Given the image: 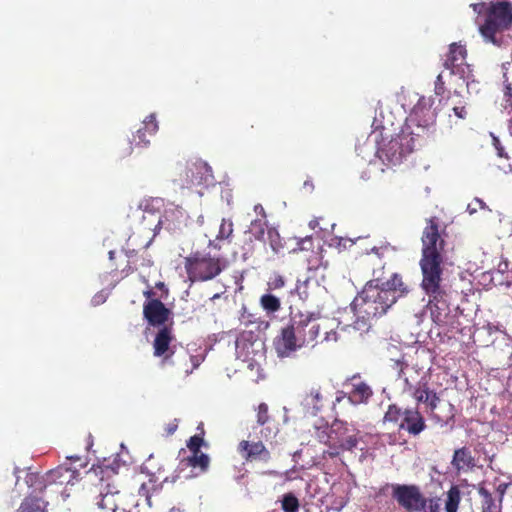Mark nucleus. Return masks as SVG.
Returning <instances> with one entry per match:
<instances>
[{"mask_svg": "<svg viewBox=\"0 0 512 512\" xmlns=\"http://www.w3.org/2000/svg\"><path fill=\"white\" fill-rule=\"evenodd\" d=\"M409 292L408 284L397 273L381 285L375 284L374 281L366 283L351 303L357 317V329L364 328L370 320L386 314L398 299L407 296Z\"/></svg>", "mask_w": 512, "mask_h": 512, "instance_id": "f257e3e1", "label": "nucleus"}, {"mask_svg": "<svg viewBox=\"0 0 512 512\" xmlns=\"http://www.w3.org/2000/svg\"><path fill=\"white\" fill-rule=\"evenodd\" d=\"M327 320L311 312L291 311L289 323L274 340L279 357H289L296 350L318 341L320 332L326 329Z\"/></svg>", "mask_w": 512, "mask_h": 512, "instance_id": "f03ea898", "label": "nucleus"}, {"mask_svg": "<svg viewBox=\"0 0 512 512\" xmlns=\"http://www.w3.org/2000/svg\"><path fill=\"white\" fill-rule=\"evenodd\" d=\"M317 440L327 446L323 457L336 458L352 451L359 443V430L346 421L335 419L330 426L316 428Z\"/></svg>", "mask_w": 512, "mask_h": 512, "instance_id": "7ed1b4c3", "label": "nucleus"}, {"mask_svg": "<svg viewBox=\"0 0 512 512\" xmlns=\"http://www.w3.org/2000/svg\"><path fill=\"white\" fill-rule=\"evenodd\" d=\"M512 26V3L507 0L491 2L486 12V18L480 25L479 31L486 42L496 46L504 44L503 32Z\"/></svg>", "mask_w": 512, "mask_h": 512, "instance_id": "20e7f679", "label": "nucleus"}, {"mask_svg": "<svg viewBox=\"0 0 512 512\" xmlns=\"http://www.w3.org/2000/svg\"><path fill=\"white\" fill-rule=\"evenodd\" d=\"M431 98L420 96L407 117L405 131L424 145L436 131V112Z\"/></svg>", "mask_w": 512, "mask_h": 512, "instance_id": "39448f33", "label": "nucleus"}, {"mask_svg": "<svg viewBox=\"0 0 512 512\" xmlns=\"http://www.w3.org/2000/svg\"><path fill=\"white\" fill-rule=\"evenodd\" d=\"M185 222L184 212L180 209H169L157 219V222L152 221L149 226H143L141 230H147V235L144 240L139 244L138 235L132 233L127 241V247L131 253H139L146 249L152 242L156 235V229L163 228L169 232H176L181 229Z\"/></svg>", "mask_w": 512, "mask_h": 512, "instance_id": "423d86ee", "label": "nucleus"}, {"mask_svg": "<svg viewBox=\"0 0 512 512\" xmlns=\"http://www.w3.org/2000/svg\"><path fill=\"white\" fill-rule=\"evenodd\" d=\"M417 403L425 406L426 413L432 420L441 425L448 424L454 418V408L449 402H443L438 393L431 389L425 381L411 393Z\"/></svg>", "mask_w": 512, "mask_h": 512, "instance_id": "0eeeda50", "label": "nucleus"}, {"mask_svg": "<svg viewBox=\"0 0 512 512\" xmlns=\"http://www.w3.org/2000/svg\"><path fill=\"white\" fill-rule=\"evenodd\" d=\"M420 147L414 136L403 130L377 149V156L387 165L401 163L403 157Z\"/></svg>", "mask_w": 512, "mask_h": 512, "instance_id": "6e6552de", "label": "nucleus"}, {"mask_svg": "<svg viewBox=\"0 0 512 512\" xmlns=\"http://www.w3.org/2000/svg\"><path fill=\"white\" fill-rule=\"evenodd\" d=\"M388 488L392 489V497L405 511L420 512L426 508L427 499L417 485L387 483L379 490V493H384Z\"/></svg>", "mask_w": 512, "mask_h": 512, "instance_id": "1a4fd4ad", "label": "nucleus"}, {"mask_svg": "<svg viewBox=\"0 0 512 512\" xmlns=\"http://www.w3.org/2000/svg\"><path fill=\"white\" fill-rule=\"evenodd\" d=\"M98 512H130L126 496L114 482L101 484L99 494L94 498Z\"/></svg>", "mask_w": 512, "mask_h": 512, "instance_id": "9d476101", "label": "nucleus"}, {"mask_svg": "<svg viewBox=\"0 0 512 512\" xmlns=\"http://www.w3.org/2000/svg\"><path fill=\"white\" fill-rule=\"evenodd\" d=\"M343 386L348 389L346 392L341 391L336 397V401L340 402L343 398L354 405L367 404L373 396L371 386L365 382L359 374H355L346 379Z\"/></svg>", "mask_w": 512, "mask_h": 512, "instance_id": "9b49d317", "label": "nucleus"}, {"mask_svg": "<svg viewBox=\"0 0 512 512\" xmlns=\"http://www.w3.org/2000/svg\"><path fill=\"white\" fill-rule=\"evenodd\" d=\"M443 258H421L420 267L422 271L421 286L426 294L444 291L441 288L443 274Z\"/></svg>", "mask_w": 512, "mask_h": 512, "instance_id": "f8f14e48", "label": "nucleus"}, {"mask_svg": "<svg viewBox=\"0 0 512 512\" xmlns=\"http://www.w3.org/2000/svg\"><path fill=\"white\" fill-rule=\"evenodd\" d=\"M185 268L192 281H206L221 272L219 258H186Z\"/></svg>", "mask_w": 512, "mask_h": 512, "instance_id": "ddd939ff", "label": "nucleus"}, {"mask_svg": "<svg viewBox=\"0 0 512 512\" xmlns=\"http://www.w3.org/2000/svg\"><path fill=\"white\" fill-rule=\"evenodd\" d=\"M422 256H442L445 250V241L439 233V226L435 218H430L422 233Z\"/></svg>", "mask_w": 512, "mask_h": 512, "instance_id": "4468645a", "label": "nucleus"}, {"mask_svg": "<svg viewBox=\"0 0 512 512\" xmlns=\"http://www.w3.org/2000/svg\"><path fill=\"white\" fill-rule=\"evenodd\" d=\"M174 335L172 328L169 326L161 327L155 335L153 340V355L161 359V365H173V356L175 354L172 347Z\"/></svg>", "mask_w": 512, "mask_h": 512, "instance_id": "2eb2a0df", "label": "nucleus"}, {"mask_svg": "<svg viewBox=\"0 0 512 512\" xmlns=\"http://www.w3.org/2000/svg\"><path fill=\"white\" fill-rule=\"evenodd\" d=\"M467 50L465 45L454 42L449 45V51L444 60L443 66L452 74L459 75L465 79L471 73L470 66L466 63Z\"/></svg>", "mask_w": 512, "mask_h": 512, "instance_id": "dca6fc26", "label": "nucleus"}, {"mask_svg": "<svg viewBox=\"0 0 512 512\" xmlns=\"http://www.w3.org/2000/svg\"><path fill=\"white\" fill-rule=\"evenodd\" d=\"M254 211L261 215L262 218L256 219L251 222L250 228L247 232L244 234V242L245 246L242 247L241 254L242 256H246L249 253L254 252V246L255 244H263L262 237L265 232V228L267 226L266 223V214L263 206L261 204H257L254 206Z\"/></svg>", "mask_w": 512, "mask_h": 512, "instance_id": "f3484780", "label": "nucleus"}, {"mask_svg": "<svg viewBox=\"0 0 512 512\" xmlns=\"http://www.w3.org/2000/svg\"><path fill=\"white\" fill-rule=\"evenodd\" d=\"M427 295L429 296L427 308L430 311L432 321L437 326H444L447 324L448 317L450 316V306L446 291H438Z\"/></svg>", "mask_w": 512, "mask_h": 512, "instance_id": "a211bd4d", "label": "nucleus"}, {"mask_svg": "<svg viewBox=\"0 0 512 512\" xmlns=\"http://www.w3.org/2000/svg\"><path fill=\"white\" fill-rule=\"evenodd\" d=\"M237 451L246 462H264L271 460V452L262 441L242 440L237 446Z\"/></svg>", "mask_w": 512, "mask_h": 512, "instance_id": "6ab92c4d", "label": "nucleus"}, {"mask_svg": "<svg viewBox=\"0 0 512 512\" xmlns=\"http://www.w3.org/2000/svg\"><path fill=\"white\" fill-rule=\"evenodd\" d=\"M171 311L159 299H151L143 305V316L149 325L153 327L166 326Z\"/></svg>", "mask_w": 512, "mask_h": 512, "instance_id": "aec40b11", "label": "nucleus"}, {"mask_svg": "<svg viewBox=\"0 0 512 512\" xmlns=\"http://www.w3.org/2000/svg\"><path fill=\"white\" fill-rule=\"evenodd\" d=\"M399 369L398 378L404 382V391L412 393L415 388L422 385L425 381V373L421 368L414 365H409L400 361L396 362Z\"/></svg>", "mask_w": 512, "mask_h": 512, "instance_id": "412c9836", "label": "nucleus"}, {"mask_svg": "<svg viewBox=\"0 0 512 512\" xmlns=\"http://www.w3.org/2000/svg\"><path fill=\"white\" fill-rule=\"evenodd\" d=\"M427 425L423 415L417 408H407L399 423V430H405L409 435L418 436L426 429Z\"/></svg>", "mask_w": 512, "mask_h": 512, "instance_id": "4be33fe9", "label": "nucleus"}, {"mask_svg": "<svg viewBox=\"0 0 512 512\" xmlns=\"http://www.w3.org/2000/svg\"><path fill=\"white\" fill-rule=\"evenodd\" d=\"M233 233V223L231 220L222 219L219 224V230L215 239L208 241L209 251L205 256H211L212 252H219L227 249L231 244V236Z\"/></svg>", "mask_w": 512, "mask_h": 512, "instance_id": "5701e85b", "label": "nucleus"}, {"mask_svg": "<svg viewBox=\"0 0 512 512\" xmlns=\"http://www.w3.org/2000/svg\"><path fill=\"white\" fill-rule=\"evenodd\" d=\"M206 170V164L202 162L187 164L180 173L179 181L181 187L192 188L201 185L204 181V172Z\"/></svg>", "mask_w": 512, "mask_h": 512, "instance_id": "b1692460", "label": "nucleus"}, {"mask_svg": "<svg viewBox=\"0 0 512 512\" xmlns=\"http://www.w3.org/2000/svg\"><path fill=\"white\" fill-rule=\"evenodd\" d=\"M461 502V491L457 485H452L446 492L445 511L457 512ZM425 512H440L438 498H431L426 502Z\"/></svg>", "mask_w": 512, "mask_h": 512, "instance_id": "393cba45", "label": "nucleus"}, {"mask_svg": "<svg viewBox=\"0 0 512 512\" xmlns=\"http://www.w3.org/2000/svg\"><path fill=\"white\" fill-rule=\"evenodd\" d=\"M161 205L162 199L159 198L144 199L140 202L137 211L142 212L143 221L138 227V232H135L138 235V238L142 233H147V230H141L143 226H149L152 221H155V223L157 222V219L160 217L158 214Z\"/></svg>", "mask_w": 512, "mask_h": 512, "instance_id": "a878e982", "label": "nucleus"}, {"mask_svg": "<svg viewBox=\"0 0 512 512\" xmlns=\"http://www.w3.org/2000/svg\"><path fill=\"white\" fill-rule=\"evenodd\" d=\"M157 131L158 123L156 121L155 115L151 114L143 121V127L138 129L137 132L133 134V137L130 141L131 147L142 148L148 146L150 144L149 137L155 135Z\"/></svg>", "mask_w": 512, "mask_h": 512, "instance_id": "bb28decb", "label": "nucleus"}, {"mask_svg": "<svg viewBox=\"0 0 512 512\" xmlns=\"http://www.w3.org/2000/svg\"><path fill=\"white\" fill-rule=\"evenodd\" d=\"M290 242L291 248L287 247V253L310 252L311 256H317L323 252L319 238L307 236L299 240L293 239Z\"/></svg>", "mask_w": 512, "mask_h": 512, "instance_id": "cd10ccee", "label": "nucleus"}, {"mask_svg": "<svg viewBox=\"0 0 512 512\" xmlns=\"http://www.w3.org/2000/svg\"><path fill=\"white\" fill-rule=\"evenodd\" d=\"M451 464L453 468L460 471H469L473 470L476 466V460L472 455L470 448L463 446L461 448L455 449Z\"/></svg>", "mask_w": 512, "mask_h": 512, "instance_id": "c85d7f7f", "label": "nucleus"}, {"mask_svg": "<svg viewBox=\"0 0 512 512\" xmlns=\"http://www.w3.org/2000/svg\"><path fill=\"white\" fill-rule=\"evenodd\" d=\"M77 467L60 465L56 469L49 471L47 478L50 482H56L61 485L69 484L78 477Z\"/></svg>", "mask_w": 512, "mask_h": 512, "instance_id": "c756f323", "label": "nucleus"}, {"mask_svg": "<svg viewBox=\"0 0 512 512\" xmlns=\"http://www.w3.org/2000/svg\"><path fill=\"white\" fill-rule=\"evenodd\" d=\"M328 267V262L323 258H306L305 269L307 272L306 281L323 279L324 273Z\"/></svg>", "mask_w": 512, "mask_h": 512, "instance_id": "7c9ffc66", "label": "nucleus"}, {"mask_svg": "<svg viewBox=\"0 0 512 512\" xmlns=\"http://www.w3.org/2000/svg\"><path fill=\"white\" fill-rule=\"evenodd\" d=\"M303 405L311 409L312 414H317L324 407V396L320 387H312L303 398Z\"/></svg>", "mask_w": 512, "mask_h": 512, "instance_id": "2f4dec72", "label": "nucleus"}, {"mask_svg": "<svg viewBox=\"0 0 512 512\" xmlns=\"http://www.w3.org/2000/svg\"><path fill=\"white\" fill-rule=\"evenodd\" d=\"M47 505L42 498L29 495L21 502L18 512H47Z\"/></svg>", "mask_w": 512, "mask_h": 512, "instance_id": "473e14b6", "label": "nucleus"}, {"mask_svg": "<svg viewBox=\"0 0 512 512\" xmlns=\"http://www.w3.org/2000/svg\"><path fill=\"white\" fill-rule=\"evenodd\" d=\"M187 466L192 468H199L200 472L204 473L208 470L210 458L207 454L202 452L192 453L191 456L185 459Z\"/></svg>", "mask_w": 512, "mask_h": 512, "instance_id": "72a5a7b5", "label": "nucleus"}, {"mask_svg": "<svg viewBox=\"0 0 512 512\" xmlns=\"http://www.w3.org/2000/svg\"><path fill=\"white\" fill-rule=\"evenodd\" d=\"M404 416V410L398 407L396 404H390L383 417V423L398 424L401 422Z\"/></svg>", "mask_w": 512, "mask_h": 512, "instance_id": "f704fd0d", "label": "nucleus"}, {"mask_svg": "<svg viewBox=\"0 0 512 512\" xmlns=\"http://www.w3.org/2000/svg\"><path fill=\"white\" fill-rule=\"evenodd\" d=\"M358 241L361 243L362 246H364V251H355V253H366V254H369L370 252L371 253H374V254H379L380 253V249L382 250L383 253H390V252H395L396 249L395 247H391L389 244H386L384 246H380V247H377L375 245H369L367 242H368V238H358Z\"/></svg>", "mask_w": 512, "mask_h": 512, "instance_id": "c9c22d12", "label": "nucleus"}, {"mask_svg": "<svg viewBox=\"0 0 512 512\" xmlns=\"http://www.w3.org/2000/svg\"><path fill=\"white\" fill-rule=\"evenodd\" d=\"M281 507L283 512H298L300 502L298 498L291 492L283 495L281 500Z\"/></svg>", "mask_w": 512, "mask_h": 512, "instance_id": "e433bc0d", "label": "nucleus"}, {"mask_svg": "<svg viewBox=\"0 0 512 512\" xmlns=\"http://www.w3.org/2000/svg\"><path fill=\"white\" fill-rule=\"evenodd\" d=\"M197 429L200 430V433H198L194 436H191L189 438V440L187 441V448L189 449V451L191 453L200 452V448L203 445H205V441H204L205 431H204L202 424L200 426H198Z\"/></svg>", "mask_w": 512, "mask_h": 512, "instance_id": "4c0bfd02", "label": "nucleus"}, {"mask_svg": "<svg viewBox=\"0 0 512 512\" xmlns=\"http://www.w3.org/2000/svg\"><path fill=\"white\" fill-rule=\"evenodd\" d=\"M261 305L268 312H276L280 309V300L272 294H265L261 297Z\"/></svg>", "mask_w": 512, "mask_h": 512, "instance_id": "58836bf2", "label": "nucleus"}, {"mask_svg": "<svg viewBox=\"0 0 512 512\" xmlns=\"http://www.w3.org/2000/svg\"><path fill=\"white\" fill-rule=\"evenodd\" d=\"M479 494L483 497L482 512H495L496 504L492 494L485 488H480Z\"/></svg>", "mask_w": 512, "mask_h": 512, "instance_id": "ea45409f", "label": "nucleus"}, {"mask_svg": "<svg viewBox=\"0 0 512 512\" xmlns=\"http://www.w3.org/2000/svg\"><path fill=\"white\" fill-rule=\"evenodd\" d=\"M504 82H505V91H504V103L503 108L508 110V113L512 112V86L511 83L508 82V78L506 72L503 74Z\"/></svg>", "mask_w": 512, "mask_h": 512, "instance_id": "a19ab883", "label": "nucleus"}, {"mask_svg": "<svg viewBox=\"0 0 512 512\" xmlns=\"http://www.w3.org/2000/svg\"><path fill=\"white\" fill-rule=\"evenodd\" d=\"M270 421V415L268 411V405L266 403L259 404L257 408V423L261 426L268 424Z\"/></svg>", "mask_w": 512, "mask_h": 512, "instance_id": "79ce46f5", "label": "nucleus"}, {"mask_svg": "<svg viewBox=\"0 0 512 512\" xmlns=\"http://www.w3.org/2000/svg\"><path fill=\"white\" fill-rule=\"evenodd\" d=\"M269 238L272 251L277 254H285L284 245L280 243L278 233L269 232Z\"/></svg>", "mask_w": 512, "mask_h": 512, "instance_id": "37998d69", "label": "nucleus"}, {"mask_svg": "<svg viewBox=\"0 0 512 512\" xmlns=\"http://www.w3.org/2000/svg\"><path fill=\"white\" fill-rule=\"evenodd\" d=\"M37 482H38V487L36 489L39 490L40 492H42L46 488V484L43 481L42 477L39 476L38 474H33V473H30L27 475L26 483L29 486H33L34 483H37Z\"/></svg>", "mask_w": 512, "mask_h": 512, "instance_id": "c03bdc74", "label": "nucleus"}, {"mask_svg": "<svg viewBox=\"0 0 512 512\" xmlns=\"http://www.w3.org/2000/svg\"><path fill=\"white\" fill-rule=\"evenodd\" d=\"M486 204L479 198H475L472 202L467 205V212L470 215L475 214L479 209H484Z\"/></svg>", "mask_w": 512, "mask_h": 512, "instance_id": "a18cd8bd", "label": "nucleus"}, {"mask_svg": "<svg viewBox=\"0 0 512 512\" xmlns=\"http://www.w3.org/2000/svg\"><path fill=\"white\" fill-rule=\"evenodd\" d=\"M445 90H446V88H445V82L443 80V76H442V74H439L435 80L434 92L436 95L442 96L445 93Z\"/></svg>", "mask_w": 512, "mask_h": 512, "instance_id": "49530a36", "label": "nucleus"}, {"mask_svg": "<svg viewBox=\"0 0 512 512\" xmlns=\"http://www.w3.org/2000/svg\"><path fill=\"white\" fill-rule=\"evenodd\" d=\"M470 6L473 9V11L475 13H477L478 15L484 14L486 16V12L489 7V4H486L485 2H480V3H473Z\"/></svg>", "mask_w": 512, "mask_h": 512, "instance_id": "de8ad7c7", "label": "nucleus"}, {"mask_svg": "<svg viewBox=\"0 0 512 512\" xmlns=\"http://www.w3.org/2000/svg\"><path fill=\"white\" fill-rule=\"evenodd\" d=\"M177 428H178V423H177L176 419L173 420L172 422L166 424L164 427L166 436L173 435L176 432Z\"/></svg>", "mask_w": 512, "mask_h": 512, "instance_id": "09e8293b", "label": "nucleus"}, {"mask_svg": "<svg viewBox=\"0 0 512 512\" xmlns=\"http://www.w3.org/2000/svg\"><path fill=\"white\" fill-rule=\"evenodd\" d=\"M493 145L497 150V154L499 157H507L504 147L501 145L500 140L495 136H493Z\"/></svg>", "mask_w": 512, "mask_h": 512, "instance_id": "8fccbe9b", "label": "nucleus"}, {"mask_svg": "<svg viewBox=\"0 0 512 512\" xmlns=\"http://www.w3.org/2000/svg\"><path fill=\"white\" fill-rule=\"evenodd\" d=\"M139 495L145 497L146 500H147L148 505L151 506V502H150L151 495H150L149 488H148L146 483H143L140 486V488H139Z\"/></svg>", "mask_w": 512, "mask_h": 512, "instance_id": "3c124183", "label": "nucleus"}, {"mask_svg": "<svg viewBox=\"0 0 512 512\" xmlns=\"http://www.w3.org/2000/svg\"><path fill=\"white\" fill-rule=\"evenodd\" d=\"M453 111H454V114L460 118V119H465L466 116H467V111H466V108L465 106H455L453 108Z\"/></svg>", "mask_w": 512, "mask_h": 512, "instance_id": "603ef678", "label": "nucleus"}, {"mask_svg": "<svg viewBox=\"0 0 512 512\" xmlns=\"http://www.w3.org/2000/svg\"><path fill=\"white\" fill-rule=\"evenodd\" d=\"M271 284L273 285V287L275 289H278V288H282L285 284L284 282V279L282 276L280 275H276L273 279V281L271 282Z\"/></svg>", "mask_w": 512, "mask_h": 512, "instance_id": "864d4df0", "label": "nucleus"}, {"mask_svg": "<svg viewBox=\"0 0 512 512\" xmlns=\"http://www.w3.org/2000/svg\"><path fill=\"white\" fill-rule=\"evenodd\" d=\"M330 340H336V332H334L333 329H330V331L325 330L323 332L322 341H330Z\"/></svg>", "mask_w": 512, "mask_h": 512, "instance_id": "5fc2aeb1", "label": "nucleus"}, {"mask_svg": "<svg viewBox=\"0 0 512 512\" xmlns=\"http://www.w3.org/2000/svg\"><path fill=\"white\" fill-rule=\"evenodd\" d=\"M338 244L339 245H343V247L346 248L347 245H349V247H352L356 243L353 240H351V239H340Z\"/></svg>", "mask_w": 512, "mask_h": 512, "instance_id": "6e6d98bb", "label": "nucleus"}, {"mask_svg": "<svg viewBox=\"0 0 512 512\" xmlns=\"http://www.w3.org/2000/svg\"><path fill=\"white\" fill-rule=\"evenodd\" d=\"M304 189L311 192L314 189L313 182L311 180H306L303 184Z\"/></svg>", "mask_w": 512, "mask_h": 512, "instance_id": "4d7b16f0", "label": "nucleus"}, {"mask_svg": "<svg viewBox=\"0 0 512 512\" xmlns=\"http://www.w3.org/2000/svg\"><path fill=\"white\" fill-rule=\"evenodd\" d=\"M506 488H507V484H505V483H502L497 487V491L500 493L501 497H503V495L505 494ZM501 500H502V498H500V501Z\"/></svg>", "mask_w": 512, "mask_h": 512, "instance_id": "13d9d810", "label": "nucleus"}, {"mask_svg": "<svg viewBox=\"0 0 512 512\" xmlns=\"http://www.w3.org/2000/svg\"><path fill=\"white\" fill-rule=\"evenodd\" d=\"M507 269H508V263H507V261H502V262H500V263H499V265H498V270H499L500 272H502V273H503V272H505Z\"/></svg>", "mask_w": 512, "mask_h": 512, "instance_id": "bf43d9fd", "label": "nucleus"}, {"mask_svg": "<svg viewBox=\"0 0 512 512\" xmlns=\"http://www.w3.org/2000/svg\"><path fill=\"white\" fill-rule=\"evenodd\" d=\"M318 225H319V223H318V220H317V219L311 220V221L309 222V226H310V228H312V229H315Z\"/></svg>", "mask_w": 512, "mask_h": 512, "instance_id": "052dcab7", "label": "nucleus"}, {"mask_svg": "<svg viewBox=\"0 0 512 512\" xmlns=\"http://www.w3.org/2000/svg\"><path fill=\"white\" fill-rule=\"evenodd\" d=\"M68 460H70L71 462H77V461H81V457L79 456H70V457H67Z\"/></svg>", "mask_w": 512, "mask_h": 512, "instance_id": "680f3d73", "label": "nucleus"}, {"mask_svg": "<svg viewBox=\"0 0 512 512\" xmlns=\"http://www.w3.org/2000/svg\"><path fill=\"white\" fill-rule=\"evenodd\" d=\"M144 295L147 297V298H150L152 295H153V292L151 290H147L144 292Z\"/></svg>", "mask_w": 512, "mask_h": 512, "instance_id": "e2e57ef3", "label": "nucleus"}, {"mask_svg": "<svg viewBox=\"0 0 512 512\" xmlns=\"http://www.w3.org/2000/svg\"><path fill=\"white\" fill-rule=\"evenodd\" d=\"M191 256L198 257V256H201V254H200V252H199V251H195V252H192V253H191Z\"/></svg>", "mask_w": 512, "mask_h": 512, "instance_id": "0e129e2a", "label": "nucleus"}, {"mask_svg": "<svg viewBox=\"0 0 512 512\" xmlns=\"http://www.w3.org/2000/svg\"><path fill=\"white\" fill-rule=\"evenodd\" d=\"M108 256H109V257L114 256V251H109V252H108Z\"/></svg>", "mask_w": 512, "mask_h": 512, "instance_id": "69168bd1", "label": "nucleus"}, {"mask_svg": "<svg viewBox=\"0 0 512 512\" xmlns=\"http://www.w3.org/2000/svg\"><path fill=\"white\" fill-rule=\"evenodd\" d=\"M510 129H511V133H512V118L510 119Z\"/></svg>", "mask_w": 512, "mask_h": 512, "instance_id": "338daca9", "label": "nucleus"}, {"mask_svg": "<svg viewBox=\"0 0 512 512\" xmlns=\"http://www.w3.org/2000/svg\"><path fill=\"white\" fill-rule=\"evenodd\" d=\"M239 252L238 251H233L232 254L233 256H236Z\"/></svg>", "mask_w": 512, "mask_h": 512, "instance_id": "774afa93", "label": "nucleus"}]
</instances>
